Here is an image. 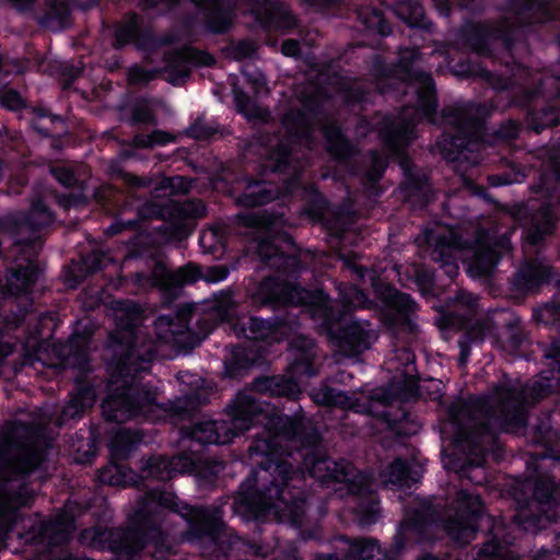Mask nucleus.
I'll return each instance as SVG.
<instances>
[{
    "mask_svg": "<svg viewBox=\"0 0 560 560\" xmlns=\"http://www.w3.org/2000/svg\"><path fill=\"white\" fill-rule=\"evenodd\" d=\"M319 434L310 420L283 417L272 425L269 439H258L248 448L258 468L242 482L233 511L247 521H277L300 526L305 513L301 485L305 472L293 467L299 458L310 477L326 485L338 483L354 497L355 517L362 526L380 518L375 480L347 460L336 462L317 448Z\"/></svg>",
    "mask_w": 560,
    "mask_h": 560,
    "instance_id": "obj_1",
    "label": "nucleus"
},
{
    "mask_svg": "<svg viewBox=\"0 0 560 560\" xmlns=\"http://www.w3.org/2000/svg\"><path fill=\"white\" fill-rule=\"evenodd\" d=\"M294 97L301 108H291L282 117V126L287 137L260 136L248 145V152L258 153L265 158L262 167L271 173L284 175L283 190L279 191L272 183L252 182L238 197V202L245 207H256L267 203L280 196L298 195L302 199L312 201L304 210L311 221H320L325 213V201L313 187L301 186L299 178L304 164L300 161L299 147L311 149L313 133L317 131L326 140L329 153L339 163H348L352 158L353 148L343 138L340 129L330 121L323 112L324 97H341L346 103L365 102L362 83L341 77L338 73L316 72L311 70L308 82L299 84L294 90Z\"/></svg>",
    "mask_w": 560,
    "mask_h": 560,
    "instance_id": "obj_2",
    "label": "nucleus"
},
{
    "mask_svg": "<svg viewBox=\"0 0 560 560\" xmlns=\"http://www.w3.org/2000/svg\"><path fill=\"white\" fill-rule=\"evenodd\" d=\"M112 310L116 330L110 335V348L115 358L108 364L107 396L102 402L104 418L116 422L132 419L155 422L171 417L172 410L182 415L188 397L177 399L167 408L156 401L158 388L141 382L158 351L155 343L137 329L141 306L132 301H113Z\"/></svg>",
    "mask_w": 560,
    "mask_h": 560,
    "instance_id": "obj_3",
    "label": "nucleus"
},
{
    "mask_svg": "<svg viewBox=\"0 0 560 560\" xmlns=\"http://www.w3.org/2000/svg\"><path fill=\"white\" fill-rule=\"evenodd\" d=\"M223 525L219 508L190 506L178 502L172 492L152 489L139 501L128 528H89L80 534V539L97 548L108 541L112 550L129 557L152 547V557L162 560L172 552V542L177 537L188 541L203 537L214 540Z\"/></svg>",
    "mask_w": 560,
    "mask_h": 560,
    "instance_id": "obj_4",
    "label": "nucleus"
},
{
    "mask_svg": "<svg viewBox=\"0 0 560 560\" xmlns=\"http://www.w3.org/2000/svg\"><path fill=\"white\" fill-rule=\"evenodd\" d=\"M483 514L479 494L466 490L456 492L447 506L436 499H417L413 509H407L404 521L390 550L383 549L373 538L349 539L339 537L337 550L343 560H399L405 542H421L433 526L442 525L447 535L458 544H468L476 537L478 521ZM314 560H339L337 555L318 556Z\"/></svg>",
    "mask_w": 560,
    "mask_h": 560,
    "instance_id": "obj_5",
    "label": "nucleus"
},
{
    "mask_svg": "<svg viewBox=\"0 0 560 560\" xmlns=\"http://www.w3.org/2000/svg\"><path fill=\"white\" fill-rule=\"evenodd\" d=\"M242 225L253 230L252 237L257 243V253L261 260L277 269L276 277H268L252 292L253 304L261 305H302L311 317L319 320L326 329H331L341 314L336 312L329 298L322 291H308L295 285L289 277L301 269L302 255H284L278 242H289L284 231L283 215L267 211H252L238 215Z\"/></svg>",
    "mask_w": 560,
    "mask_h": 560,
    "instance_id": "obj_6",
    "label": "nucleus"
},
{
    "mask_svg": "<svg viewBox=\"0 0 560 560\" xmlns=\"http://www.w3.org/2000/svg\"><path fill=\"white\" fill-rule=\"evenodd\" d=\"M418 58V49L401 50L397 68L375 82V88L382 94L398 90L401 85L406 88L405 93L408 91L417 97L416 106H405L397 117L385 116L375 122L387 154L397 159L405 172L410 171L405 150L417 137V124L423 118L431 124L438 122L434 83L429 73L416 68Z\"/></svg>",
    "mask_w": 560,
    "mask_h": 560,
    "instance_id": "obj_7",
    "label": "nucleus"
},
{
    "mask_svg": "<svg viewBox=\"0 0 560 560\" xmlns=\"http://www.w3.org/2000/svg\"><path fill=\"white\" fill-rule=\"evenodd\" d=\"M42 425L28 428L14 421L0 432V549L18 518V509L30 502L23 477L43 460L37 442Z\"/></svg>",
    "mask_w": 560,
    "mask_h": 560,
    "instance_id": "obj_8",
    "label": "nucleus"
},
{
    "mask_svg": "<svg viewBox=\"0 0 560 560\" xmlns=\"http://www.w3.org/2000/svg\"><path fill=\"white\" fill-rule=\"evenodd\" d=\"M511 233L478 230L474 241L468 242L458 230L438 226L425 231L424 241L433 248L432 259L441 264L450 278L458 273L459 260L471 278H480L491 275L500 257L511 250Z\"/></svg>",
    "mask_w": 560,
    "mask_h": 560,
    "instance_id": "obj_9",
    "label": "nucleus"
},
{
    "mask_svg": "<svg viewBox=\"0 0 560 560\" xmlns=\"http://www.w3.org/2000/svg\"><path fill=\"white\" fill-rule=\"evenodd\" d=\"M228 421L200 420L182 430V438L206 444H228L254 425H262V432L253 441L269 439L272 425L281 421L279 410L259 401L252 390L237 394L228 406Z\"/></svg>",
    "mask_w": 560,
    "mask_h": 560,
    "instance_id": "obj_10",
    "label": "nucleus"
},
{
    "mask_svg": "<svg viewBox=\"0 0 560 560\" xmlns=\"http://www.w3.org/2000/svg\"><path fill=\"white\" fill-rule=\"evenodd\" d=\"M174 5L179 0H162ZM205 10L208 28L213 33L225 32L232 23L234 11L250 13L266 30L288 32L295 26L296 20L289 8L276 1L266 0H191Z\"/></svg>",
    "mask_w": 560,
    "mask_h": 560,
    "instance_id": "obj_11",
    "label": "nucleus"
},
{
    "mask_svg": "<svg viewBox=\"0 0 560 560\" xmlns=\"http://www.w3.org/2000/svg\"><path fill=\"white\" fill-rule=\"evenodd\" d=\"M537 460L538 467L549 469L550 474L538 475L535 479L530 477L520 485L521 491L533 490L530 501L517 499V511L513 517L514 524L525 532L542 529L560 517V503L555 497L558 491L556 480L560 478V458L540 456Z\"/></svg>",
    "mask_w": 560,
    "mask_h": 560,
    "instance_id": "obj_12",
    "label": "nucleus"
},
{
    "mask_svg": "<svg viewBox=\"0 0 560 560\" xmlns=\"http://www.w3.org/2000/svg\"><path fill=\"white\" fill-rule=\"evenodd\" d=\"M489 115L485 105L463 103L447 107L442 124L451 128L438 140L436 147L444 160H468V153L485 147L483 119Z\"/></svg>",
    "mask_w": 560,
    "mask_h": 560,
    "instance_id": "obj_13",
    "label": "nucleus"
},
{
    "mask_svg": "<svg viewBox=\"0 0 560 560\" xmlns=\"http://www.w3.org/2000/svg\"><path fill=\"white\" fill-rule=\"evenodd\" d=\"M52 222V212L40 199L33 200L30 213L18 219L14 246L21 254L20 259L25 264H19L9 271L5 290L10 295L20 296L31 292L39 275L38 267L33 259L38 247L36 232Z\"/></svg>",
    "mask_w": 560,
    "mask_h": 560,
    "instance_id": "obj_14",
    "label": "nucleus"
},
{
    "mask_svg": "<svg viewBox=\"0 0 560 560\" xmlns=\"http://www.w3.org/2000/svg\"><path fill=\"white\" fill-rule=\"evenodd\" d=\"M552 0H525L516 8L515 22L508 18L498 26L483 23L466 24L460 36L465 46L479 55L490 54V47L501 42L505 49L511 50L514 37L521 33L524 24L542 23L555 18Z\"/></svg>",
    "mask_w": 560,
    "mask_h": 560,
    "instance_id": "obj_15",
    "label": "nucleus"
},
{
    "mask_svg": "<svg viewBox=\"0 0 560 560\" xmlns=\"http://www.w3.org/2000/svg\"><path fill=\"white\" fill-rule=\"evenodd\" d=\"M290 352L293 361L290 363L287 376L265 377L256 381L255 388L259 392H269L275 396L294 398L301 393L302 377H312L317 374L313 368L316 357L315 343L305 336H296L290 342Z\"/></svg>",
    "mask_w": 560,
    "mask_h": 560,
    "instance_id": "obj_16",
    "label": "nucleus"
},
{
    "mask_svg": "<svg viewBox=\"0 0 560 560\" xmlns=\"http://www.w3.org/2000/svg\"><path fill=\"white\" fill-rule=\"evenodd\" d=\"M222 470L221 462H202L192 455H178L172 458L152 456L143 463L139 477L166 481L179 474H194L198 486L207 487L214 482Z\"/></svg>",
    "mask_w": 560,
    "mask_h": 560,
    "instance_id": "obj_17",
    "label": "nucleus"
},
{
    "mask_svg": "<svg viewBox=\"0 0 560 560\" xmlns=\"http://www.w3.org/2000/svg\"><path fill=\"white\" fill-rule=\"evenodd\" d=\"M229 273V268L222 265L209 267L202 276L199 269L192 265L171 272L163 264L159 262L152 271L151 280L153 285L159 287L166 294L175 296L183 285L194 283L200 277L209 283H218L225 280Z\"/></svg>",
    "mask_w": 560,
    "mask_h": 560,
    "instance_id": "obj_18",
    "label": "nucleus"
},
{
    "mask_svg": "<svg viewBox=\"0 0 560 560\" xmlns=\"http://www.w3.org/2000/svg\"><path fill=\"white\" fill-rule=\"evenodd\" d=\"M206 207L200 200L185 202L168 201L165 205H154L152 215H156L168 223L167 241H182L194 229V220L205 215Z\"/></svg>",
    "mask_w": 560,
    "mask_h": 560,
    "instance_id": "obj_19",
    "label": "nucleus"
},
{
    "mask_svg": "<svg viewBox=\"0 0 560 560\" xmlns=\"http://www.w3.org/2000/svg\"><path fill=\"white\" fill-rule=\"evenodd\" d=\"M295 322L291 318H275L272 320L249 317L241 325H235L236 336L249 340L280 341L294 330Z\"/></svg>",
    "mask_w": 560,
    "mask_h": 560,
    "instance_id": "obj_20",
    "label": "nucleus"
},
{
    "mask_svg": "<svg viewBox=\"0 0 560 560\" xmlns=\"http://www.w3.org/2000/svg\"><path fill=\"white\" fill-rule=\"evenodd\" d=\"M213 62L214 58L210 54L192 47H184L167 54L165 80L173 85H179L189 75L191 66H211Z\"/></svg>",
    "mask_w": 560,
    "mask_h": 560,
    "instance_id": "obj_21",
    "label": "nucleus"
},
{
    "mask_svg": "<svg viewBox=\"0 0 560 560\" xmlns=\"http://www.w3.org/2000/svg\"><path fill=\"white\" fill-rule=\"evenodd\" d=\"M73 530V515L62 511L54 520L38 524L28 539L35 545L50 548L66 542Z\"/></svg>",
    "mask_w": 560,
    "mask_h": 560,
    "instance_id": "obj_22",
    "label": "nucleus"
},
{
    "mask_svg": "<svg viewBox=\"0 0 560 560\" xmlns=\"http://www.w3.org/2000/svg\"><path fill=\"white\" fill-rule=\"evenodd\" d=\"M58 364L79 370L80 373L90 371L89 339L85 336L72 335L67 342L52 345ZM49 365H57L51 362Z\"/></svg>",
    "mask_w": 560,
    "mask_h": 560,
    "instance_id": "obj_23",
    "label": "nucleus"
},
{
    "mask_svg": "<svg viewBox=\"0 0 560 560\" xmlns=\"http://www.w3.org/2000/svg\"><path fill=\"white\" fill-rule=\"evenodd\" d=\"M514 537L502 520L492 524L491 537L478 550L475 560H518L517 556L510 549Z\"/></svg>",
    "mask_w": 560,
    "mask_h": 560,
    "instance_id": "obj_24",
    "label": "nucleus"
},
{
    "mask_svg": "<svg viewBox=\"0 0 560 560\" xmlns=\"http://www.w3.org/2000/svg\"><path fill=\"white\" fill-rule=\"evenodd\" d=\"M388 311L384 315L385 325L393 330H411L413 328L411 315L416 304L411 298L396 290L388 292Z\"/></svg>",
    "mask_w": 560,
    "mask_h": 560,
    "instance_id": "obj_25",
    "label": "nucleus"
},
{
    "mask_svg": "<svg viewBox=\"0 0 560 560\" xmlns=\"http://www.w3.org/2000/svg\"><path fill=\"white\" fill-rule=\"evenodd\" d=\"M377 335L368 320L352 319L341 330L340 347L347 354H358L369 349Z\"/></svg>",
    "mask_w": 560,
    "mask_h": 560,
    "instance_id": "obj_26",
    "label": "nucleus"
},
{
    "mask_svg": "<svg viewBox=\"0 0 560 560\" xmlns=\"http://www.w3.org/2000/svg\"><path fill=\"white\" fill-rule=\"evenodd\" d=\"M192 314L189 310H179L175 315H161L154 322L158 339L165 343L179 345L189 330Z\"/></svg>",
    "mask_w": 560,
    "mask_h": 560,
    "instance_id": "obj_27",
    "label": "nucleus"
},
{
    "mask_svg": "<svg viewBox=\"0 0 560 560\" xmlns=\"http://www.w3.org/2000/svg\"><path fill=\"white\" fill-rule=\"evenodd\" d=\"M551 278L550 267L540 258L525 261L513 278V287L528 292L547 283Z\"/></svg>",
    "mask_w": 560,
    "mask_h": 560,
    "instance_id": "obj_28",
    "label": "nucleus"
},
{
    "mask_svg": "<svg viewBox=\"0 0 560 560\" xmlns=\"http://www.w3.org/2000/svg\"><path fill=\"white\" fill-rule=\"evenodd\" d=\"M557 219L558 214L551 200L532 214L527 223L524 247L536 246L547 234L552 233Z\"/></svg>",
    "mask_w": 560,
    "mask_h": 560,
    "instance_id": "obj_29",
    "label": "nucleus"
},
{
    "mask_svg": "<svg viewBox=\"0 0 560 560\" xmlns=\"http://www.w3.org/2000/svg\"><path fill=\"white\" fill-rule=\"evenodd\" d=\"M151 40V32L145 28L142 19L136 14L126 16L117 24L115 30L116 46L135 44L137 48L144 49Z\"/></svg>",
    "mask_w": 560,
    "mask_h": 560,
    "instance_id": "obj_30",
    "label": "nucleus"
},
{
    "mask_svg": "<svg viewBox=\"0 0 560 560\" xmlns=\"http://www.w3.org/2000/svg\"><path fill=\"white\" fill-rule=\"evenodd\" d=\"M380 478L385 487L405 489L411 488L419 480L420 474L413 462L409 463L397 458L381 472Z\"/></svg>",
    "mask_w": 560,
    "mask_h": 560,
    "instance_id": "obj_31",
    "label": "nucleus"
},
{
    "mask_svg": "<svg viewBox=\"0 0 560 560\" xmlns=\"http://www.w3.org/2000/svg\"><path fill=\"white\" fill-rule=\"evenodd\" d=\"M311 398L314 402L329 407H340L342 410H353L354 412H365L368 408L359 404L355 397L347 393L322 386L311 392Z\"/></svg>",
    "mask_w": 560,
    "mask_h": 560,
    "instance_id": "obj_32",
    "label": "nucleus"
},
{
    "mask_svg": "<svg viewBox=\"0 0 560 560\" xmlns=\"http://www.w3.org/2000/svg\"><path fill=\"white\" fill-rule=\"evenodd\" d=\"M77 389L72 393L70 400L63 407L59 418V424L69 419L81 417L82 413L92 407L96 400L95 385H82L80 380H77Z\"/></svg>",
    "mask_w": 560,
    "mask_h": 560,
    "instance_id": "obj_33",
    "label": "nucleus"
},
{
    "mask_svg": "<svg viewBox=\"0 0 560 560\" xmlns=\"http://www.w3.org/2000/svg\"><path fill=\"white\" fill-rule=\"evenodd\" d=\"M235 304L230 291H221L214 295L210 313L206 314L202 320L207 324L203 336H207L214 327L217 320H230L234 314Z\"/></svg>",
    "mask_w": 560,
    "mask_h": 560,
    "instance_id": "obj_34",
    "label": "nucleus"
},
{
    "mask_svg": "<svg viewBox=\"0 0 560 560\" xmlns=\"http://www.w3.org/2000/svg\"><path fill=\"white\" fill-rule=\"evenodd\" d=\"M139 475L135 474L130 468L115 462L109 463L98 472V480L102 483L127 487L137 482Z\"/></svg>",
    "mask_w": 560,
    "mask_h": 560,
    "instance_id": "obj_35",
    "label": "nucleus"
},
{
    "mask_svg": "<svg viewBox=\"0 0 560 560\" xmlns=\"http://www.w3.org/2000/svg\"><path fill=\"white\" fill-rule=\"evenodd\" d=\"M142 435L137 431L119 430L109 443L110 455L114 459H125L130 456Z\"/></svg>",
    "mask_w": 560,
    "mask_h": 560,
    "instance_id": "obj_36",
    "label": "nucleus"
},
{
    "mask_svg": "<svg viewBox=\"0 0 560 560\" xmlns=\"http://www.w3.org/2000/svg\"><path fill=\"white\" fill-rule=\"evenodd\" d=\"M192 182L184 176L165 177L161 179L152 191L154 199L168 198L173 195H184L190 191Z\"/></svg>",
    "mask_w": 560,
    "mask_h": 560,
    "instance_id": "obj_37",
    "label": "nucleus"
},
{
    "mask_svg": "<svg viewBox=\"0 0 560 560\" xmlns=\"http://www.w3.org/2000/svg\"><path fill=\"white\" fill-rule=\"evenodd\" d=\"M234 101L237 107V110L246 117L248 120H267L269 117V112L257 105L254 101H252L243 91L238 88H233Z\"/></svg>",
    "mask_w": 560,
    "mask_h": 560,
    "instance_id": "obj_38",
    "label": "nucleus"
},
{
    "mask_svg": "<svg viewBox=\"0 0 560 560\" xmlns=\"http://www.w3.org/2000/svg\"><path fill=\"white\" fill-rule=\"evenodd\" d=\"M511 71H512L511 77L504 81H502L500 79L499 80L500 82H495L494 74H492L490 71L485 70V69H478V70L468 69L467 73L471 74V75H480V77L485 78L493 86V89H498V90H508L512 85L517 84L520 82V80L526 78L529 74L528 69L518 63H515L514 68Z\"/></svg>",
    "mask_w": 560,
    "mask_h": 560,
    "instance_id": "obj_39",
    "label": "nucleus"
},
{
    "mask_svg": "<svg viewBox=\"0 0 560 560\" xmlns=\"http://www.w3.org/2000/svg\"><path fill=\"white\" fill-rule=\"evenodd\" d=\"M396 15L411 27L424 26V11L416 0L400 1L395 7Z\"/></svg>",
    "mask_w": 560,
    "mask_h": 560,
    "instance_id": "obj_40",
    "label": "nucleus"
},
{
    "mask_svg": "<svg viewBox=\"0 0 560 560\" xmlns=\"http://www.w3.org/2000/svg\"><path fill=\"white\" fill-rule=\"evenodd\" d=\"M359 19L369 31L378 33L383 36L390 32V27L385 21L383 14L374 8L361 9L359 11Z\"/></svg>",
    "mask_w": 560,
    "mask_h": 560,
    "instance_id": "obj_41",
    "label": "nucleus"
},
{
    "mask_svg": "<svg viewBox=\"0 0 560 560\" xmlns=\"http://www.w3.org/2000/svg\"><path fill=\"white\" fill-rule=\"evenodd\" d=\"M492 325L489 320L478 322L466 335L465 340L459 341L460 346V363L465 364L468 355L469 348L468 342L482 341L487 338L488 334L491 332Z\"/></svg>",
    "mask_w": 560,
    "mask_h": 560,
    "instance_id": "obj_42",
    "label": "nucleus"
},
{
    "mask_svg": "<svg viewBox=\"0 0 560 560\" xmlns=\"http://www.w3.org/2000/svg\"><path fill=\"white\" fill-rule=\"evenodd\" d=\"M340 303L342 304L345 312L352 308L363 307L366 303V296L355 285L340 284L338 287Z\"/></svg>",
    "mask_w": 560,
    "mask_h": 560,
    "instance_id": "obj_43",
    "label": "nucleus"
},
{
    "mask_svg": "<svg viewBox=\"0 0 560 560\" xmlns=\"http://www.w3.org/2000/svg\"><path fill=\"white\" fill-rule=\"evenodd\" d=\"M175 140V137L163 130H154L149 135L139 133L133 137V145L137 148H151L165 145Z\"/></svg>",
    "mask_w": 560,
    "mask_h": 560,
    "instance_id": "obj_44",
    "label": "nucleus"
},
{
    "mask_svg": "<svg viewBox=\"0 0 560 560\" xmlns=\"http://www.w3.org/2000/svg\"><path fill=\"white\" fill-rule=\"evenodd\" d=\"M243 75L245 77L246 81L252 85L257 96L261 97L269 94L266 78L260 72L259 69L255 68L252 65H247L243 69Z\"/></svg>",
    "mask_w": 560,
    "mask_h": 560,
    "instance_id": "obj_45",
    "label": "nucleus"
},
{
    "mask_svg": "<svg viewBox=\"0 0 560 560\" xmlns=\"http://www.w3.org/2000/svg\"><path fill=\"white\" fill-rule=\"evenodd\" d=\"M223 229L221 226H212L202 231L199 243L205 249L214 252L218 246L223 244Z\"/></svg>",
    "mask_w": 560,
    "mask_h": 560,
    "instance_id": "obj_46",
    "label": "nucleus"
},
{
    "mask_svg": "<svg viewBox=\"0 0 560 560\" xmlns=\"http://www.w3.org/2000/svg\"><path fill=\"white\" fill-rule=\"evenodd\" d=\"M478 303V298L472 293L466 291H459L456 298V305L464 308L465 314L463 318L458 320V326H465L466 320L472 316Z\"/></svg>",
    "mask_w": 560,
    "mask_h": 560,
    "instance_id": "obj_47",
    "label": "nucleus"
},
{
    "mask_svg": "<svg viewBox=\"0 0 560 560\" xmlns=\"http://www.w3.org/2000/svg\"><path fill=\"white\" fill-rule=\"evenodd\" d=\"M370 167L365 173V177L369 183L373 184L377 179H380L387 166L386 159L380 154L377 151H373L370 154Z\"/></svg>",
    "mask_w": 560,
    "mask_h": 560,
    "instance_id": "obj_48",
    "label": "nucleus"
},
{
    "mask_svg": "<svg viewBox=\"0 0 560 560\" xmlns=\"http://www.w3.org/2000/svg\"><path fill=\"white\" fill-rule=\"evenodd\" d=\"M75 0H47L51 14L56 18H63L70 10ZM144 5L148 8H155V0H144Z\"/></svg>",
    "mask_w": 560,
    "mask_h": 560,
    "instance_id": "obj_49",
    "label": "nucleus"
},
{
    "mask_svg": "<svg viewBox=\"0 0 560 560\" xmlns=\"http://www.w3.org/2000/svg\"><path fill=\"white\" fill-rule=\"evenodd\" d=\"M133 120L136 122H152L154 120L152 104L149 101H140L133 109Z\"/></svg>",
    "mask_w": 560,
    "mask_h": 560,
    "instance_id": "obj_50",
    "label": "nucleus"
},
{
    "mask_svg": "<svg viewBox=\"0 0 560 560\" xmlns=\"http://www.w3.org/2000/svg\"><path fill=\"white\" fill-rule=\"evenodd\" d=\"M541 122H535L533 128L539 133L545 127L560 122V108L548 107L541 113Z\"/></svg>",
    "mask_w": 560,
    "mask_h": 560,
    "instance_id": "obj_51",
    "label": "nucleus"
},
{
    "mask_svg": "<svg viewBox=\"0 0 560 560\" xmlns=\"http://www.w3.org/2000/svg\"><path fill=\"white\" fill-rule=\"evenodd\" d=\"M156 74L154 70H147L142 67H132L128 71V80L132 84H143L151 81Z\"/></svg>",
    "mask_w": 560,
    "mask_h": 560,
    "instance_id": "obj_52",
    "label": "nucleus"
},
{
    "mask_svg": "<svg viewBox=\"0 0 560 560\" xmlns=\"http://www.w3.org/2000/svg\"><path fill=\"white\" fill-rule=\"evenodd\" d=\"M107 257L101 252H92L83 258V266L88 272H95L106 266Z\"/></svg>",
    "mask_w": 560,
    "mask_h": 560,
    "instance_id": "obj_53",
    "label": "nucleus"
},
{
    "mask_svg": "<svg viewBox=\"0 0 560 560\" xmlns=\"http://www.w3.org/2000/svg\"><path fill=\"white\" fill-rule=\"evenodd\" d=\"M54 177L65 187H72L77 184V177L68 166H57L51 168Z\"/></svg>",
    "mask_w": 560,
    "mask_h": 560,
    "instance_id": "obj_54",
    "label": "nucleus"
},
{
    "mask_svg": "<svg viewBox=\"0 0 560 560\" xmlns=\"http://www.w3.org/2000/svg\"><path fill=\"white\" fill-rule=\"evenodd\" d=\"M232 49L235 58H249L256 52L257 45L255 42L249 39L240 40L232 46Z\"/></svg>",
    "mask_w": 560,
    "mask_h": 560,
    "instance_id": "obj_55",
    "label": "nucleus"
},
{
    "mask_svg": "<svg viewBox=\"0 0 560 560\" xmlns=\"http://www.w3.org/2000/svg\"><path fill=\"white\" fill-rule=\"evenodd\" d=\"M0 104L11 110H16L23 106V98L14 90L4 91L0 95Z\"/></svg>",
    "mask_w": 560,
    "mask_h": 560,
    "instance_id": "obj_56",
    "label": "nucleus"
},
{
    "mask_svg": "<svg viewBox=\"0 0 560 560\" xmlns=\"http://www.w3.org/2000/svg\"><path fill=\"white\" fill-rule=\"evenodd\" d=\"M187 133L194 139H206L214 133V129L203 121L198 120L189 127Z\"/></svg>",
    "mask_w": 560,
    "mask_h": 560,
    "instance_id": "obj_57",
    "label": "nucleus"
},
{
    "mask_svg": "<svg viewBox=\"0 0 560 560\" xmlns=\"http://www.w3.org/2000/svg\"><path fill=\"white\" fill-rule=\"evenodd\" d=\"M407 186H408V190H409V194H408L409 197L419 194L423 198V203L429 202L430 196H431V187L427 182H421L418 184L408 183Z\"/></svg>",
    "mask_w": 560,
    "mask_h": 560,
    "instance_id": "obj_58",
    "label": "nucleus"
},
{
    "mask_svg": "<svg viewBox=\"0 0 560 560\" xmlns=\"http://www.w3.org/2000/svg\"><path fill=\"white\" fill-rule=\"evenodd\" d=\"M400 355L405 360V369L402 373L408 377V385L410 386V388H412L415 385V382L412 380V373L415 371L413 354L408 349H402L400 351Z\"/></svg>",
    "mask_w": 560,
    "mask_h": 560,
    "instance_id": "obj_59",
    "label": "nucleus"
},
{
    "mask_svg": "<svg viewBox=\"0 0 560 560\" xmlns=\"http://www.w3.org/2000/svg\"><path fill=\"white\" fill-rule=\"evenodd\" d=\"M506 334L510 339L511 348L515 349L523 342V335L518 328V319L509 323Z\"/></svg>",
    "mask_w": 560,
    "mask_h": 560,
    "instance_id": "obj_60",
    "label": "nucleus"
},
{
    "mask_svg": "<svg viewBox=\"0 0 560 560\" xmlns=\"http://www.w3.org/2000/svg\"><path fill=\"white\" fill-rule=\"evenodd\" d=\"M518 128L516 124L509 121L498 131V136L503 139H512L517 136Z\"/></svg>",
    "mask_w": 560,
    "mask_h": 560,
    "instance_id": "obj_61",
    "label": "nucleus"
},
{
    "mask_svg": "<svg viewBox=\"0 0 560 560\" xmlns=\"http://www.w3.org/2000/svg\"><path fill=\"white\" fill-rule=\"evenodd\" d=\"M299 43L294 39H288L281 46V52L288 57H295L299 54Z\"/></svg>",
    "mask_w": 560,
    "mask_h": 560,
    "instance_id": "obj_62",
    "label": "nucleus"
},
{
    "mask_svg": "<svg viewBox=\"0 0 560 560\" xmlns=\"http://www.w3.org/2000/svg\"><path fill=\"white\" fill-rule=\"evenodd\" d=\"M535 560H560V551L559 550H540Z\"/></svg>",
    "mask_w": 560,
    "mask_h": 560,
    "instance_id": "obj_63",
    "label": "nucleus"
},
{
    "mask_svg": "<svg viewBox=\"0 0 560 560\" xmlns=\"http://www.w3.org/2000/svg\"><path fill=\"white\" fill-rule=\"evenodd\" d=\"M244 349L241 348V347H237L234 349V357L236 359V363L241 366V368H245L247 365H249L250 363L254 362L253 359H250L249 357H245V358H242V353H243Z\"/></svg>",
    "mask_w": 560,
    "mask_h": 560,
    "instance_id": "obj_64",
    "label": "nucleus"
}]
</instances>
